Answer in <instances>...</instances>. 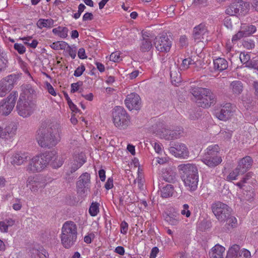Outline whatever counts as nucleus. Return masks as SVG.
<instances>
[{
    "label": "nucleus",
    "instance_id": "bb28decb",
    "mask_svg": "<svg viewBox=\"0 0 258 258\" xmlns=\"http://www.w3.org/2000/svg\"><path fill=\"white\" fill-rule=\"evenodd\" d=\"M17 127L13 124H10L5 128L3 127V132L4 136L3 139L8 140L14 137L16 134Z\"/></svg>",
    "mask_w": 258,
    "mask_h": 258
},
{
    "label": "nucleus",
    "instance_id": "aec40b11",
    "mask_svg": "<svg viewBox=\"0 0 258 258\" xmlns=\"http://www.w3.org/2000/svg\"><path fill=\"white\" fill-rule=\"evenodd\" d=\"M15 77L9 75L0 81V97L5 96L14 87Z\"/></svg>",
    "mask_w": 258,
    "mask_h": 258
},
{
    "label": "nucleus",
    "instance_id": "b1692460",
    "mask_svg": "<svg viewBox=\"0 0 258 258\" xmlns=\"http://www.w3.org/2000/svg\"><path fill=\"white\" fill-rule=\"evenodd\" d=\"M30 159V154L28 152H16L11 157V163L13 165L20 166L24 164Z\"/></svg>",
    "mask_w": 258,
    "mask_h": 258
},
{
    "label": "nucleus",
    "instance_id": "6e6d98bb",
    "mask_svg": "<svg viewBox=\"0 0 258 258\" xmlns=\"http://www.w3.org/2000/svg\"><path fill=\"white\" fill-rule=\"evenodd\" d=\"M109 59L113 62H117L121 60L119 53L118 52H112L110 55Z\"/></svg>",
    "mask_w": 258,
    "mask_h": 258
},
{
    "label": "nucleus",
    "instance_id": "dca6fc26",
    "mask_svg": "<svg viewBox=\"0 0 258 258\" xmlns=\"http://www.w3.org/2000/svg\"><path fill=\"white\" fill-rule=\"evenodd\" d=\"M154 45L160 52H168L170 51L172 46V41L166 34L155 38Z\"/></svg>",
    "mask_w": 258,
    "mask_h": 258
},
{
    "label": "nucleus",
    "instance_id": "603ef678",
    "mask_svg": "<svg viewBox=\"0 0 258 258\" xmlns=\"http://www.w3.org/2000/svg\"><path fill=\"white\" fill-rule=\"evenodd\" d=\"M152 146L154 147V149L155 152L158 154H161L163 150L161 148V145L158 142H156L153 141L151 143Z\"/></svg>",
    "mask_w": 258,
    "mask_h": 258
},
{
    "label": "nucleus",
    "instance_id": "20e7f679",
    "mask_svg": "<svg viewBox=\"0 0 258 258\" xmlns=\"http://www.w3.org/2000/svg\"><path fill=\"white\" fill-rule=\"evenodd\" d=\"M61 243L66 248H70L76 243L77 239V226L72 221L65 222L61 229Z\"/></svg>",
    "mask_w": 258,
    "mask_h": 258
},
{
    "label": "nucleus",
    "instance_id": "09e8293b",
    "mask_svg": "<svg viewBox=\"0 0 258 258\" xmlns=\"http://www.w3.org/2000/svg\"><path fill=\"white\" fill-rule=\"evenodd\" d=\"M14 47L15 49L17 50V52L20 54H24L26 51L25 46L21 43H15L14 44Z\"/></svg>",
    "mask_w": 258,
    "mask_h": 258
},
{
    "label": "nucleus",
    "instance_id": "7c9ffc66",
    "mask_svg": "<svg viewBox=\"0 0 258 258\" xmlns=\"http://www.w3.org/2000/svg\"><path fill=\"white\" fill-rule=\"evenodd\" d=\"M15 223V220L11 218H6L0 221V231L2 233H7L9 227L13 226Z\"/></svg>",
    "mask_w": 258,
    "mask_h": 258
},
{
    "label": "nucleus",
    "instance_id": "6e6552de",
    "mask_svg": "<svg viewBox=\"0 0 258 258\" xmlns=\"http://www.w3.org/2000/svg\"><path fill=\"white\" fill-rule=\"evenodd\" d=\"M113 122L119 130H125L132 124L131 118L125 110L119 107L112 113Z\"/></svg>",
    "mask_w": 258,
    "mask_h": 258
},
{
    "label": "nucleus",
    "instance_id": "1a4fd4ad",
    "mask_svg": "<svg viewBox=\"0 0 258 258\" xmlns=\"http://www.w3.org/2000/svg\"><path fill=\"white\" fill-rule=\"evenodd\" d=\"M153 131L159 138L167 140H174L179 138L180 136V131H171L162 122H159L153 126Z\"/></svg>",
    "mask_w": 258,
    "mask_h": 258
},
{
    "label": "nucleus",
    "instance_id": "69168bd1",
    "mask_svg": "<svg viewBox=\"0 0 258 258\" xmlns=\"http://www.w3.org/2000/svg\"><path fill=\"white\" fill-rule=\"evenodd\" d=\"M159 252V249L157 247L152 248L150 254V258H155Z\"/></svg>",
    "mask_w": 258,
    "mask_h": 258
},
{
    "label": "nucleus",
    "instance_id": "a18cd8bd",
    "mask_svg": "<svg viewBox=\"0 0 258 258\" xmlns=\"http://www.w3.org/2000/svg\"><path fill=\"white\" fill-rule=\"evenodd\" d=\"M164 179L168 182H173L175 181L176 174L171 171L164 173L163 175Z\"/></svg>",
    "mask_w": 258,
    "mask_h": 258
},
{
    "label": "nucleus",
    "instance_id": "0e129e2a",
    "mask_svg": "<svg viewBox=\"0 0 258 258\" xmlns=\"http://www.w3.org/2000/svg\"><path fill=\"white\" fill-rule=\"evenodd\" d=\"M94 234L93 233H89L84 237V242L86 243H91L92 239L94 238Z\"/></svg>",
    "mask_w": 258,
    "mask_h": 258
},
{
    "label": "nucleus",
    "instance_id": "774afa93",
    "mask_svg": "<svg viewBox=\"0 0 258 258\" xmlns=\"http://www.w3.org/2000/svg\"><path fill=\"white\" fill-rule=\"evenodd\" d=\"M249 66L258 71V57H256L249 64Z\"/></svg>",
    "mask_w": 258,
    "mask_h": 258
},
{
    "label": "nucleus",
    "instance_id": "7ed1b4c3",
    "mask_svg": "<svg viewBox=\"0 0 258 258\" xmlns=\"http://www.w3.org/2000/svg\"><path fill=\"white\" fill-rule=\"evenodd\" d=\"M190 92L194 97V101L199 107L208 108L216 103L215 96L209 89L193 87Z\"/></svg>",
    "mask_w": 258,
    "mask_h": 258
},
{
    "label": "nucleus",
    "instance_id": "49530a36",
    "mask_svg": "<svg viewBox=\"0 0 258 258\" xmlns=\"http://www.w3.org/2000/svg\"><path fill=\"white\" fill-rule=\"evenodd\" d=\"M232 132L229 130H221L219 133L220 137L224 140H229L232 137Z\"/></svg>",
    "mask_w": 258,
    "mask_h": 258
},
{
    "label": "nucleus",
    "instance_id": "13d9d810",
    "mask_svg": "<svg viewBox=\"0 0 258 258\" xmlns=\"http://www.w3.org/2000/svg\"><path fill=\"white\" fill-rule=\"evenodd\" d=\"M166 219L169 224L171 225H176L179 222L178 219L172 216H169L166 217Z\"/></svg>",
    "mask_w": 258,
    "mask_h": 258
},
{
    "label": "nucleus",
    "instance_id": "680f3d73",
    "mask_svg": "<svg viewBox=\"0 0 258 258\" xmlns=\"http://www.w3.org/2000/svg\"><path fill=\"white\" fill-rule=\"evenodd\" d=\"M70 56L73 58H75L76 56V50L74 48L71 47L70 45L68 46L67 49Z\"/></svg>",
    "mask_w": 258,
    "mask_h": 258
},
{
    "label": "nucleus",
    "instance_id": "412c9836",
    "mask_svg": "<svg viewBox=\"0 0 258 258\" xmlns=\"http://www.w3.org/2000/svg\"><path fill=\"white\" fill-rule=\"evenodd\" d=\"M169 150L170 153L176 157L185 159L188 157V149L183 144L177 143L174 146L171 147Z\"/></svg>",
    "mask_w": 258,
    "mask_h": 258
},
{
    "label": "nucleus",
    "instance_id": "f704fd0d",
    "mask_svg": "<svg viewBox=\"0 0 258 258\" xmlns=\"http://www.w3.org/2000/svg\"><path fill=\"white\" fill-rule=\"evenodd\" d=\"M173 187L171 184H167L161 189V195L163 198H169L173 194Z\"/></svg>",
    "mask_w": 258,
    "mask_h": 258
},
{
    "label": "nucleus",
    "instance_id": "2f4dec72",
    "mask_svg": "<svg viewBox=\"0 0 258 258\" xmlns=\"http://www.w3.org/2000/svg\"><path fill=\"white\" fill-rule=\"evenodd\" d=\"M52 32L55 35L61 38L64 39L68 36L69 29L66 27L59 26L56 28H53Z\"/></svg>",
    "mask_w": 258,
    "mask_h": 258
},
{
    "label": "nucleus",
    "instance_id": "f03ea898",
    "mask_svg": "<svg viewBox=\"0 0 258 258\" xmlns=\"http://www.w3.org/2000/svg\"><path fill=\"white\" fill-rule=\"evenodd\" d=\"M178 169L182 175V180L187 189L194 191L198 187L199 175L197 167L190 163L180 164Z\"/></svg>",
    "mask_w": 258,
    "mask_h": 258
},
{
    "label": "nucleus",
    "instance_id": "473e14b6",
    "mask_svg": "<svg viewBox=\"0 0 258 258\" xmlns=\"http://www.w3.org/2000/svg\"><path fill=\"white\" fill-rule=\"evenodd\" d=\"M36 25L40 29L44 28H50L54 25V21L52 19H40L37 22Z\"/></svg>",
    "mask_w": 258,
    "mask_h": 258
},
{
    "label": "nucleus",
    "instance_id": "3c124183",
    "mask_svg": "<svg viewBox=\"0 0 258 258\" xmlns=\"http://www.w3.org/2000/svg\"><path fill=\"white\" fill-rule=\"evenodd\" d=\"M242 45L246 49H250L254 47V42L253 40L250 39H247L243 41Z\"/></svg>",
    "mask_w": 258,
    "mask_h": 258
},
{
    "label": "nucleus",
    "instance_id": "c85d7f7f",
    "mask_svg": "<svg viewBox=\"0 0 258 258\" xmlns=\"http://www.w3.org/2000/svg\"><path fill=\"white\" fill-rule=\"evenodd\" d=\"M83 165V162L81 161L79 163H77V161H73L71 160L69 163L68 164L67 166L66 167L67 168L66 174L68 176L70 175L71 174L76 172L77 170H78L81 167H82Z\"/></svg>",
    "mask_w": 258,
    "mask_h": 258
},
{
    "label": "nucleus",
    "instance_id": "72a5a7b5",
    "mask_svg": "<svg viewBox=\"0 0 258 258\" xmlns=\"http://www.w3.org/2000/svg\"><path fill=\"white\" fill-rule=\"evenodd\" d=\"M9 65L7 53L3 52L0 54V73L5 71Z\"/></svg>",
    "mask_w": 258,
    "mask_h": 258
},
{
    "label": "nucleus",
    "instance_id": "4468645a",
    "mask_svg": "<svg viewBox=\"0 0 258 258\" xmlns=\"http://www.w3.org/2000/svg\"><path fill=\"white\" fill-rule=\"evenodd\" d=\"M251 253L245 248L240 249V246L233 244L231 246L227 251L225 258H250Z\"/></svg>",
    "mask_w": 258,
    "mask_h": 258
},
{
    "label": "nucleus",
    "instance_id": "423d86ee",
    "mask_svg": "<svg viewBox=\"0 0 258 258\" xmlns=\"http://www.w3.org/2000/svg\"><path fill=\"white\" fill-rule=\"evenodd\" d=\"M220 151L218 145H212L208 147L201 160L210 168H214L219 165L222 161V157L218 155Z\"/></svg>",
    "mask_w": 258,
    "mask_h": 258
},
{
    "label": "nucleus",
    "instance_id": "39448f33",
    "mask_svg": "<svg viewBox=\"0 0 258 258\" xmlns=\"http://www.w3.org/2000/svg\"><path fill=\"white\" fill-rule=\"evenodd\" d=\"M34 92V90L32 88H29L25 92L20 95L19 99L17 102L16 108L18 114L24 118L31 116L35 110V104L29 99V96L27 97V98L26 97L27 93L33 94Z\"/></svg>",
    "mask_w": 258,
    "mask_h": 258
},
{
    "label": "nucleus",
    "instance_id": "c756f323",
    "mask_svg": "<svg viewBox=\"0 0 258 258\" xmlns=\"http://www.w3.org/2000/svg\"><path fill=\"white\" fill-rule=\"evenodd\" d=\"M213 63L214 69L219 71H223L228 67V62L223 58L218 57L214 59Z\"/></svg>",
    "mask_w": 258,
    "mask_h": 258
},
{
    "label": "nucleus",
    "instance_id": "0eeeda50",
    "mask_svg": "<svg viewBox=\"0 0 258 258\" xmlns=\"http://www.w3.org/2000/svg\"><path fill=\"white\" fill-rule=\"evenodd\" d=\"M48 158L47 152L41 153L32 157L30 156L28 164L25 167V170L29 173L41 172L48 165Z\"/></svg>",
    "mask_w": 258,
    "mask_h": 258
},
{
    "label": "nucleus",
    "instance_id": "c03bdc74",
    "mask_svg": "<svg viewBox=\"0 0 258 258\" xmlns=\"http://www.w3.org/2000/svg\"><path fill=\"white\" fill-rule=\"evenodd\" d=\"M243 174V173L240 172V170L236 167L234 170L231 171L227 176V179L228 180H233L237 179V177L240 175Z\"/></svg>",
    "mask_w": 258,
    "mask_h": 258
},
{
    "label": "nucleus",
    "instance_id": "79ce46f5",
    "mask_svg": "<svg viewBox=\"0 0 258 258\" xmlns=\"http://www.w3.org/2000/svg\"><path fill=\"white\" fill-rule=\"evenodd\" d=\"M99 204L97 202H93L89 209V212L91 216H96L99 212Z\"/></svg>",
    "mask_w": 258,
    "mask_h": 258
},
{
    "label": "nucleus",
    "instance_id": "4d7b16f0",
    "mask_svg": "<svg viewBox=\"0 0 258 258\" xmlns=\"http://www.w3.org/2000/svg\"><path fill=\"white\" fill-rule=\"evenodd\" d=\"M45 84L46 88L47 90L49 93L53 96H55L56 95V93L54 91V89L52 86L48 82H46Z\"/></svg>",
    "mask_w": 258,
    "mask_h": 258
},
{
    "label": "nucleus",
    "instance_id": "c9c22d12",
    "mask_svg": "<svg viewBox=\"0 0 258 258\" xmlns=\"http://www.w3.org/2000/svg\"><path fill=\"white\" fill-rule=\"evenodd\" d=\"M31 253L33 258H47L48 256L47 252L43 248L33 249Z\"/></svg>",
    "mask_w": 258,
    "mask_h": 258
},
{
    "label": "nucleus",
    "instance_id": "6ab92c4d",
    "mask_svg": "<svg viewBox=\"0 0 258 258\" xmlns=\"http://www.w3.org/2000/svg\"><path fill=\"white\" fill-rule=\"evenodd\" d=\"M47 152V157L48 158V164L53 168H58L61 167L64 162L65 158L61 155H58L55 150Z\"/></svg>",
    "mask_w": 258,
    "mask_h": 258
},
{
    "label": "nucleus",
    "instance_id": "f3484780",
    "mask_svg": "<svg viewBox=\"0 0 258 258\" xmlns=\"http://www.w3.org/2000/svg\"><path fill=\"white\" fill-rule=\"evenodd\" d=\"M126 107L130 110H139L141 107L142 101L140 96L136 93L128 94L124 100Z\"/></svg>",
    "mask_w": 258,
    "mask_h": 258
},
{
    "label": "nucleus",
    "instance_id": "5701e85b",
    "mask_svg": "<svg viewBox=\"0 0 258 258\" xmlns=\"http://www.w3.org/2000/svg\"><path fill=\"white\" fill-rule=\"evenodd\" d=\"M233 107L230 103L225 104L222 106L220 111L216 113L217 117L221 120H227L233 115Z\"/></svg>",
    "mask_w": 258,
    "mask_h": 258
},
{
    "label": "nucleus",
    "instance_id": "ea45409f",
    "mask_svg": "<svg viewBox=\"0 0 258 258\" xmlns=\"http://www.w3.org/2000/svg\"><path fill=\"white\" fill-rule=\"evenodd\" d=\"M170 77L171 83L175 86H177L181 82L180 74L176 73L175 72L171 71Z\"/></svg>",
    "mask_w": 258,
    "mask_h": 258
},
{
    "label": "nucleus",
    "instance_id": "864d4df0",
    "mask_svg": "<svg viewBox=\"0 0 258 258\" xmlns=\"http://www.w3.org/2000/svg\"><path fill=\"white\" fill-rule=\"evenodd\" d=\"M83 85V82L79 81L71 84V92L74 93L79 90L80 87Z\"/></svg>",
    "mask_w": 258,
    "mask_h": 258
},
{
    "label": "nucleus",
    "instance_id": "4c0bfd02",
    "mask_svg": "<svg viewBox=\"0 0 258 258\" xmlns=\"http://www.w3.org/2000/svg\"><path fill=\"white\" fill-rule=\"evenodd\" d=\"M72 160L74 161L76 160L77 161L78 163L83 161L84 164L86 161V158L83 152L75 151L74 153L73 159Z\"/></svg>",
    "mask_w": 258,
    "mask_h": 258
},
{
    "label": "nucleus",
    "instance_id": "ddd939ff",
    "mask_svg": "<svg viewBox=\"0 0 258 258\" xmlns=\"http://www.w3.org/2000/svg\"><path fill=\"white\" fill-rule=\"evenodd\" d=\"M212 208L213 212L219 221H225L230 216L231 209L223 203L216 202L212 205Z\"/></svg>",
    "mask_w": 258,
    "mask_h": 258
},
{
    "label": "nucleus",
    "instance_id": "f257e3e1",
    "mask_svg": "<svg viewBox=\"0 0 258 258\" xmlns=\"http://www.w3.org/2000/svg\"><path fill=\"white\" fill-rule=\"evenodd\" d=\"M61 134L60 126L55 124L47 128H40L37 132L36 139L41 147L50 148L60 142Z\"/></svg>",
    "mask_w": 258,
    "mask_h": 258
},
{
    "label": "nucleus",
    "instance_id": "393cba45",
    "mask_svg": "<svg viewBox=\"0 0 258 258\" xmlns=\"http://www.w3.org/2000/svg\"><path fill=\"white\" fill-rule=\"evenodd\" d=\"M252 160L249 156H246L241 159L238 164L237 167L240 170V172L245 173L251 167Z\"/></svg>",
    "mask_w": 258,
    "mask_h": 258
},
{
    "label": "nucleus",
    "instance_id": "58836bf2",
    "mask_svg": "<svg viewBox=\"0 0 258 258\" xmlns=\"http://www.w3.org/2000/svg\"><path fill=\"white\" fill-rule=\"evenodd\" d=\"M195 61L191 57H189L184 58L182 60V63L180 66L181 70H185L189 68V66L192 64H195Z\"/></svg>",
    "mask_w": 258,
    "mask_h": 258
},
{
    "label": "nucleus",
    "instance_id": "de8ad7c7",
    "mask_svg": "<svg viewBox=\"0 0 258 258\" xmlns=\"http://www.w3.org/2000/svg\"><path fill=\"white\" fill-rule=\"evenodd\" d=\"M13 209L15 211H19L22 207V203L19 199L16 198L14 200L12 205Z\"/></svg>",
    "mask_w": 258,
    "mask_h": 258
},
{
    "label": "nucleus",
    "instance_id": "4be33fe9",
    "mask_svg": "<svg viewBox=\"0 0 258 258\" xmlns=\"http://www.w3.org/2000/svg\"><path fill=\"white\" fill-rule=\"evenodd\" d=\"M256 27L254 25H244L241 27V29L232 38V41H236L243 37H247L256 31Z\"/></svg>",
    "mask_w": 258,
    "mask_h": 258
},
{
    "label": "nucleus",
    "instance_id": "e2e57ef3",
    "mask_svg": "<svg viewBox=\"0 0 258 258\" xmlns=\"http://www.w3.org/2000/svg\"><path fill=\"white\" fill-rule=\"evenodd\" d=\"M113 186V178L109 177L108 178L107 182L105 184V187L106 189L109 190L112 188Z\"/></svg>",
    "mask_w": 258,
    "mask_h": 258
},
{
    "label": "nucleus",
    "instance_id": "2eb2a0df",
    "mask_svg": "<svg viewBox=\"0 0 258 258\" xmlns=\"http://www.w3.org/2000/svg\"><path fill=\"white\" fill-rule=\"evenodd\" d=\"M45 181L41 179L38 175L30 176L28 177L26 185L30 190L34 193L37 194L39 190H42L45 186Z\"/></svg>",
    "mask_w": 258,
    "mask_h": 258
},
{
    "label": "nucleus",
    "instance_id": "8fccbe9b",
    "mask_svg": "<svg viewBox=\"0 0 258 258\" xmlns=\"http://www.w3.org/2000/svg\"><path fill=\"white\" fill-rule=\"evenodd\" d=\"M181 214L183 216H185L186 217H189L190 216V212L189 210V206L188 204H184L181 210Z\"/></svg>",
    "mask_w": 258,
    "mask_h": 258
},
{
    "label": "nucleus",
    "instance_id": "e433bc0d",
    "mask_svg": "<svg viewBox=\"0 0 258 258\" xmlns=\"http://www.w3.org/2000/svg\"><path fill=\"white\" fill-rule=\"evenodd\" d=\"M20 39L24 41V44L32 48H35L38 43L37 40L32 39V37L30 36L20 38Z\"/></svg>",
    "mask_w": 258,
    "mask_h": 258
},
{
    "label": "nucleus",
    "instance_id": "338daca9",
    "mask_svg": "<svg viewBox=\"0 0 258 258\" xmlns=\"http://www.w3.org/2000/svg\"><path fill=\"white\" fill-rule=\"evenodd\" d=\"M78 57L81 59H84L87 57L85 53V50L83 48L79 49L78 52Z\"/></svg>",
    "mask_w": 258,
    "mask_h": 258
},
{
    "label": "nucleus",
    "instance_id": "9b49d317",
    "mask_svg": "<svg viewBox=\"0 0 258 258\" xmlns=\"http://www.w3.org/2000/svg\"><path fill=\"white\" fill-rule=\"evenodd\" d=\"M91 175L88 172L82 173L76 182V189L81 196H87L91 189Z\"/></svg>",
    "mask_w": 258,
    "mask_h": 258
},
{
    "label": "nucleus",
    "instance_id": "bf43d9fd",
    "mask_svg": "<svg viewBox=\"0 0 258 258\" xmlns=\"http://www.w3.org/2000/svg\"><path fill=\"white\" fill-rule=\"evenodd\" d=\"M226 221H227V224H228L229 225H230L232 227H235L237 224V219L234 217H230V216Z\"/></svg>",
    "mask_w": 258,
    "mask_h": 258
},
{
    "label": "nucleus",
    "instance_id": "f8f14e48",
    "mask_svg": "<svg viewBox=\"0 0 258 258\" xmlns=\"http://www.w3.org/2000/svg\"><path fill=\"white\" fill-rule=\"evenodd\" d=\"M249 4L242 0H237L229 5L225 10V13L230 16L236 14L245 15L249 10Z\"/></svg>",
    "mask_w": 258,
    "mask_h": 258
},
{
    "label": "nucleus",
    "instance_id": "9d476101",
    "mask_svg": "<svg viewBox=\"0 0 258 258\" xmlns=\"http://www.w3.org/2000/svg\"><path fill=\"white\" fill-rule=\"evenodd\" d=\"M18 96L17 92H12L6 98L0 101V114L4 116L9 115L16 104Z\"/></svg>",
    "mask_w": 258,
    "mask_h": 258
},
{
    "label": "nucleus",
    "instance_id": "a211bd4d",
    "mask_svg": "<svg viewBox=\"0 0 258 258\" xmlns=\"http://www.w3.org/2000/svg\"><path fill=\"white\" fill-rule=\"evenodd\" d=\"M195 40L197 42H204L208 40L209 32L204 24H200L195 27L193 33Z\"/></svg>",
    "mask_w": 258,
    "mask_h": 258
},
{
    "label": "nucleus",
    "instance_id": "37998d69",
    "mask_svg": "<svg viewBox=\"0 0 258 258\" xmlns=\"http://www.w3.org/2000/svg\"><path fill=\"white\" fill-rule=\"evenodd\" d=\"M152 48L151 41L149 39H144L141 45V49L142 51H148Z\"/></svg>",
    "mask_w": 258,
    "mask_h": 258
},
{
    "label": "nucleus",
    "instance_id": "cd10ccee",
    "mask_svg": "<svg viewBox=\"0 0 258 258\" xmlns=\"http://www.w3.org/2000/svg\"><path fill=\"white\" fill-rule=\"evenodd\" d=\"M229 89L233 95L237 96L240 95L243 91V84L240 81H234L231 83Z\"/></svg>",
    "mask_w": 258,
    "mask_h": 258
},
{
    "label": "nucleus",
    "instance_id": "a878e982",
    "mask_svg": "<svg viewBox=\"0 0 258 258\" xmlns=\"http://www.w3.org/2000/svg\"><path fill=\"white\" fill-rule=\"evenodd\" d=\"M225 250V248L224 246L219 244H216L209 252L210 258H224Z\"/></svg>",
    "mask_w": 258,
    "mask_h": 258
},
{
    "label": "nucleus",
    "instance_id": "5fc2aeb1",
    "mask_svg": "<svg viewBox=\"0 0 258 258\" xmlns=\"http://www.w3.org/2000/svg\"><path fill=\"white\" fill-rule=\"evenodd\" d=\"M85 71V67L84 65H81L80 67H78L76 70L75 71L74 75L75 77H80L81 76L83 72Z\"/></svg>",
    "mask_w": 258,
    "mask_h": 258
},
{
    "label": "nucleus",
    "instance_id": "a19ab883",
    "mask_svg": "<svg viewBox=\"0 0 258 258\" xmlns=\"http://www.w3.org/2000/svg\"><path fill=\"white\" fill-rule=\"evenodd\" d=\"M239 58L242 63L246 64V66L249 68H251L249 66V64L254 59H253L249 61L250 59V55L245 52H241L240 54Z\"/></svg>",
    "mask_w": 258,
    "mask_h": 258
},
{
    "label": "nucleus",
    "instance_id": "052dcab7",
    "mask_svg": "<svg viewBox=\"0 0 258 258\" xmlns=\"http://www.w3.org/2000/svg\"><path fill=\"white\" fill-rule=\"evenodd\" d=\"M128 230V224L123 221L120 224V232L123 234H125Z\"/></svg>",
    "mask_w": 258,
    "mask_h": 258
}]
</instances>
